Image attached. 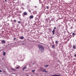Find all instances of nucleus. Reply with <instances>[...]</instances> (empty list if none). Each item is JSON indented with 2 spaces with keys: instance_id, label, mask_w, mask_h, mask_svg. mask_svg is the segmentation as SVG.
I'll return each mask as SVG.
<instances>
[{
  "instance_id": "2",
  "label": "nucleus",
  "mask_w": 76,
  "mask_h": 76,
  "mask_svg": "<svg viewBox=\"0 0 76 76\" xmlns=\"http://www.w3.org/2000/svg\"><path fill=\"white\" fill-rule=\"evenodd\" d=\"M44 69H43V68L42 67H40L38 69V71L39 72H40V71L41 72H43Z\"/></svg>"
},
{
  "instance_id": "30",
  "label": "nucleus",
  "mask_w": 76,
  "mask_h": 76,
  "mask_svg": "<svg viewBox=\"0 0 76 76\" xmlns=\"http://www.w3.org/2000/svg\"><path fill=\"white\" fill-rule=\"evenodd\" d=\"M42 6H44V5H43V4H42Z\"/></svg>"
},
{
  "instance_id": "8",
  "label": "nucleus",
  "mask_w": 76,
  "mask_h": 76,
  "mask_svg": "<svg viewBox=\"0 0 76 76\" xmlns=\"http://www.w3.org/2000/svg\"><path fill=\"white\" fill-rule=\"evenodd\" d=\"M24 38V37L23 36H21L20 37V39H23Z\"/></svg>"
},
{
  "instance_id": "20",
  "label": "nucleus",
  "mask_w": 76,
  "mask_h": 76,
  "mask_svg": "<svg viewBox=\"0 0 76 76\" xmlns=\"http://www.w3.org/2000/svg\"><path fill=\"white\" fill-rule=\"evenodd\" d=\"M16 68L17 69H19V67H16Z\"/></svg>"
},
{
  "instance_id": "27",
  "label": "nucleus",
  "mask_w": 76,
  "mask_h": 76,
  "mask_svg": "<svg viewBox=\"0 0 76 76\" xmlns=\"http://www.w3.org/2000/svg\"><path fill=\"white\" fill-rule=\"evenodd\" d=\"M0 72H2V71L0 69Z\"/></svg>"
},
{
  "instance_id": "24",
  "label": "nucleus",
  "mask_w": 76,
  "mask_h": 76,
  "mask_svg": "<svg viewBox=\"0 0 76 76\" xmlns=\"http://www.w3.org/2000/svg\"><path fill=\"white\" fill-rule=\"evenodd\" d=\"M34 7H35V8H37V6H35Z\"/></svg>"
},
{
  "instance_id": "28",
  "label": "nucleus",
  "mask_w": 76,
  "mask_h": 76,
  "mask_svg": "<svg viewBox=\"0 0 76 76\" xmlns=\"http://www.w3.org/2000/svg\"><path fill=\"white\" fill-rule=\"evenodd\" d=\"M22 44H23V45H24V44H25L24 43H23Z\"/></svg>"
},
{
  "instance_id": "32",
  "label": "nucleus",
  "mask_w": 76,
  "mask_h": 76,
  "mask_svg": "<svg viewBox=\"0 0 76 76\" xmlns=\"http://www.w3.org/2000/svg\"><path fill=\"white\" fill-rule=\"evenodd\" d=\"M75 41H76V40H75Z\"/></svg>"
},
{
  "instance_id": "21",
  "label": "nucleus",
  "mask_w": 76,
  "mask_h": 76,
  "mask_svg": "<svg viewBox=\"0 0 76 76\" xmlns=\"http://www.w3.org/2000/svg\"><path fill=\"white\" fill-rule=\"evenodd\" d=\"M14 21L15 22H16V20H14Z\"/></svg>"
},
{
  "instance_id": "6",
  "label": "nucleus",
  "mask_w": 76,
  "mask_h": 76,
  "mask_svg": "<svg viewBox=\"0 0 76 76\" xmlns=\"http://www.w3.org/2000/svg\"><path fill=\"white\" fill-rule=\"evenodd\" d=\"M72 48L74 49V50H75L76 49V46H73Z\"/></svg>"
},
{
  "instance_id": "17",
  "label": "nucleus",
  "mask_w": 76,
  "mask_h": 76,
  "mask_svg": "<svg viewBox=\"0 0 76 76\" xmlns=\"http://www.w3.org/2000/svg\"><path fill=\"white\" fill-rule=\"evenodd\" d=\"M55 43H56V44H58V42H57V41H56Z\"/></svg>"
},
{
  "instance_id": "22",
  "label": "nucleus",
  "mask_w": 76,
  "mask_h": 76,
  "mask_svg": "<svg viewBox=\"0 0 76 76\" xmlns=\"http://www.w3.org/2000/svg\"><path fill=\"white\" fill-rule=\"evenodd\" d=\"M74 57H76V54H75L74 55Z\"/></svg>"
},
{
  "instance_id": "7",
  "label": "nucleus",
  "mask_w": 76,
  "mask_h": 76,
  "mask_svg": "<svg viewBox=\"0 0 76 76\" xmlns=\"http://www.w3.org/2000/svg\"><path fill=\"white\" fill-rule=\"evenodd\" d=\"M52 48H55V45H51Z\"/></svg>"
},
{
  "instance_id": "25",
  "label": "nucleus",
  "mask_w": 76,
  "mask_h": 76,
  "mask_svg": "<svg viewBox=\"0 0 76 76\" xmlns=\"http://www.w3.org/2000/svg\"><path fill=\"white\" fill-rule=\"evenodd\" d=\"M15 39H16V38H14V40H15Z\"/></svg>"
},
{
  "instance_id": "15",
  "label": "nucleus",
  "mask_w": 76,
  "mask_h": 76,
  "mask_svg": "<svg viewBox=\"0 0 76 76\" xmlns=\"http://www.w3.org/2000/svg\"><path fill=\"white\" fill-rule=\"evenodd\" d=\"M21 9H24V8L23 7H21L20 8Z\"/></svg>"
},
{
  "instance_id": "19",
  "label": "nucleus",
  "mask_w": 76,
  "mask_h": 76,
  "mask_svg": "<svg viewBox=\"0 0 76 76\" xmlns=\"http://www.w3.org/2000/svg\"><path fill=\"white\" fill-rule=\"evenodd\" d=\"M72 35H75V33H72Z\"/></svg>"
},
{
  "instance_id": "13",
  "label": "nucleus",
  "mask_w": 76,
  "mask_h": 76,
  "mask_svg": "<svg viewBox=\"0 0 76 76\" xmlns=\"http://www.w3.org/2000/svg\"><path fill=\"white\" fill-rule=\"evenodd\" d=\"M6 54V52H4L3 53V55H4V56H5Z\"/></svg>"
},
{
  "instance_id": "16",
  "label": "nucleus",
  "mask_w": 76,
  "mask_h": 76,
  "mask_svg": "<svg viewBox=\"0 0 76 76\" xmlns=\"http://www.w3.org/2000/svg\"><path fill=\"white\" fill-rule=\"evenodd\" d=\"M35 70H31V72H34H34H35Z\"/></svg>"
},
{
  "instance_id": "12",
  "label": "nucleus",
  "mask_w": 76,
  "mask_h": 76,
  "mask_svg": "<svg viewBox=\"0 0 76 76\" xmlns=\"http://www.w3.org/2000/svg\"><path fill=\"white\" fill-rule=\"evenodd\" d=\"M45 72L46 73H47V71H46V69H45L43 70V72Z\"/></svg>"
},
{
  "instance_id": "10",
  "label": "nucleus",
  "mask_w": 76,
  "mask_h": 76,
  "mask_svg": "<svg viewBox=\"0 0 76 76\" xmlns=\"http://www.w3.org/2000/svg\"><path fill=\"white\" fill-rule=\"evenodd\" d=\"M24 15H27V13L26 12H25L23 13Z\"/></svg>"
},
{
  "instance_id": "14",
  "label": "nucleus",
  "mask_w": 76,
  "mask_h": 76,
  "mask_svg": "<svg viewBox=\"0 0 76 76\" xmlns=\"http://www.w3.org/2000/svg\"><path fill=\"white\" fill-rule=\"evenodd\" d=\"M44 66L45 67L47 68V67H48V66H49V65H45Z\"/></svg>"
},
{
  "instance_id": "33",
  "label": "nucleus",
  "mask_w": 76,
  "mask_h": 76,
  "mask_svg": "<svg viewBox=\"0 0 76 76\" xmlns=\"http://www.w3.org/2000/svg\"><path fill=\"white\" fill-rule=\"evenodd\" d=\"M25 44H26V43H25Z\"/></svg>"
},
{
  "instance_id": "3",
  "label": "nucleus",
  "mask_w": 76,
  "mask_h": 76,
  "mask_svg": "<svg viewBox=\"0 0 76 76\" xmlns=\"http://www.w3.org/2000/svg\"><path fill=\"white\" fill-rule=\"evenodd\" d=\"M52 32L53 33V35H54L55 34V30H53L52 31Z\"/></svg>"
},
{
  "instance_id": "11",
  "label": "nucleus",
  "mask_w": 76,
  "mask_h": 76,
  "mask_svg": "<svg viewBox=\"0 0 76 76\" xmlns=\"http://www.w3.org/2000/svg\"><path fill=\"white\" fill-rule=\"evenodd\" d=\"M2 43H6V41H5L3 40L2 41Z\"/></svg>"
},
{
  "instance_id": "26",
  "label": "nucleus",
  "mask_w": 76,
  "mask_h": 76,
  "mask_svg": "<svg viewBox=\"0 0 76 76\" xmlns=\"http://www.w3.org/2000/svg\"><path fill=\"white\" fill-rule=\"evenodd\" d=\"M5 2H7V0H5Z\"/></svg>"
},
{
  "instance_id": "18",
  "label": "nucleus",
  "mask_w": 76,
  "mask_h": 76,
  "mask_svg": "<svg viewBox=\"0 0 76 76\" xmlns=\"http://www.w3.org/2000/svg\"><path fill=\"white\" fill-rule=\"evenodd\" d=\"M56 29V27H54L53 30H55V29Z\"/></svg>"
},
{
  "instance_id": "9",
  "label": "nucleus",
  "mask_w": 76,
  "mask_h": 76,
  "mask_svg": "<svg viewBox=\"0 0 76 76\" xmlns=\"http://www.w3.org/2000/svg\"><path fill=\"white\" fill-rule=\"evenodd\" d=\"M26 66H24L23 68V70H25V69H26Z\"/></svg>"
},
{
  "instance_id": "23",
  "label": "nucleus",
  "mask_w": 76,
  "mask_h": 76,
  "mask_svg": "<svg viewBox=\"0 0 76 76\" xmlns=\"http://www.w3.org/2000/svg\"><path fill=\"white\" fill-rule=\"evenodd\" d=\"M18 23H20V21H18Z\"/></svg>"
},
{
  "instance_id": "4",
  "label": "nucleus",
  "mask_w": 76,
  "mask_h": 76,
  "mask_svg": "<svg viewBox=\"0 0 76 76\" xmlns=\"http://www.w3.org/2000/svg\"><path fill=\"white\" fill-rule=\"evenodd\" d=\"M46 9L48 10L50 9V7L49 6H46Z\"/></svg>"
},
{
  "instance_id": "31",
  "label": "nucleus",
  "mask_w": 76,
  "mask_h": 76,
  "mask_svg": "<svg viewBox=\"0 0 76 76\" xmlns=\"http://www.w3.org/2000/svg\"><path fill=\"white\" fill-rule=\"evenodd\" d=\"M3 72H6V71H3Z\"/></svg>"
},
{
  "instance_id": "5",
  "label": "nucleus",
  "mask_w": 76,
  "mask_h": 76,
  "mask_svg": "<svg viewBox=\"0 0 76 76\" xmlns=\"http://www.w3.org/2000/svg\"><path fill=\"white\" fill-rule=\"evenodd\" d=\"M33 18H34V16H33L32 15H31L29 17L30 19H32Z\"/></svg>"
},
{
  "instance_id": "29",
  "label": "nucleus",
  "mask_w": 76,
  "mask_h": 76,
  "mask_svg": "<svg viewBox=\"0 0 76 76\" xmlns=\"http://www.w3.org/2000/svg\"><path fill=\"white\" fill-rule=\"evenodd\" d=\"M22 4L23 5V4H23V3H22Z\"/></svg>"
},
{
  "instance_id": "1",
  "label": "nucleus",
  "mask_w": 76,
  "mask_h": 76,
  "mask_svg": "<svg viewBox=\"0 0 76 76\" xmlns=\"http://www.w3.org/2000/svg\"><path fill=\"white\" fill-rule=\"evenodd\" d=\"M38 48L39 51H40L41 53H42L43 51L44 50V46L42 45H38Z\"/></svg>"
}]
</instances>
